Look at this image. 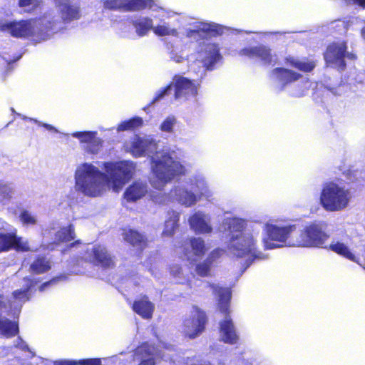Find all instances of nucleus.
Instances as JSON below:
<instances>
[{
	"label": "nucleus",
	"instance_id": "nucleus-53",
	"mask_svg": "<svg viewBox=\"0 0 365 365\" xmlns=\"http://www.w3.org/2000/svg\"><path fill=\"white\" fill-rule=\"evenodd\" d=\"M59 279H60V277L54 278V279H51V280H50V281H48V282H46L43 283V284H41V285L40 286V288H39V289H40V291H43V290L46 289V287H48V286H50V285L53 284H54L56 281H58Z\"/></svg>",
	"mask_w": 365,
	"mask_h": 365
},
{
	"label": "nucleus",
	"instance_id": "nucleus-16",
	"mask_svg": "<svg viewBox=\"0 0 365 365\" xmlns=\"http://www.w3.org/2000/svg\"><path fill=\"white\" fill-rule=\"evenodd\" d=\"M24 281L25 282V287L22 289L14 291L9 300L10 311L13 315L19 313L22 304L29 299V292L34 287L33 279L25 278Z\"/></svg>",
	"mask_w": 365,
	"mask_h": 365
},
{
	"label": "nucleus",
	"instance_id": "nucleus-34",
	"mask_svg": "<svg viewBox=\"0 0 365 365\" xmlns=\"http://www.w3.org/2000/svg\"><path fill=\"white\" fill-rule=\"evenodd\" d=\"M168 53L170 59L175 63H182L187 59V55H185L182 48H179L173 43H168L166 45Z\"/></svg>",
	"mask_w": 365,
	"mask_h": 365
},
{
	"label": "nucleus",
	"instance_id": "nucleus-14",
	"mask_svg": "<svg viewBox=\"0 0 365 365\" xmlns=\"http://www.w3.org/2000/svg\"><path fill=\"white\" fill-rule=\"evenodd\" d=\"M206 323V315L198 308H194L190 315L183 322V332L190 339L200 334Z\"/></svg>",
	"mask_w": 365,
	"mask_h": 365
},
{
	"label": "nucleus",
	"instance_id": "nucleus-18",
	"mask_svg": "<svg viewBox=\"0 0 365 365\" xmlns=\"http://www.w3.org/2000/svg\"><path fill=\"white\" fill-rule=\"evenodd\" d=\"M4 230H0V251L8 250L12 247L18 250H27L29 247L27 243L21 237L16 236V232L14 229L9 228Z\"/></svg>",
	"mask_w": 365,
	"mask_h": 365
},
{
	"label": "nucleus",
	"instance_id": "nucleus-56",
	"mask_svg": "<svg viewBox=\"0 0 365 365\" xmlns=\"http://www.w3.org/2000/svg\"><path fill=\"white\" fill-rule=\"evenodd\" d=\"M160 347H163L164 349L167 350H172L173 349V346L171 344H167L164 342L161 343Z\"/></svg>",
	"mask_w": 365,
	"mask_h": 365
},
{
	"label": "nucleus",
	"instance_id": "nucleus-58",
	"mask_svg": "<svg viewBox=\"0 0 365 365\" xmlns=\"http://www.w3.org/2000/svg\"><path fill=\"white\" fill-rule=\"evenodd\" d=\"M4 60H6V62H8L9 63H10L11 62H12V61H11V60H10V59H6V57H4Z\"/></svg>",
	"mask_w": 365,
	"mask_h": 365
},
{
	"label": "nucleus",
	"instance_id": "nucleus-49",
	"mask_svg": "<svg viewBox=\"0 0 365 365\" xmlns=\"http://www.w3.org/2000/svg\"><path fill=\"white\" fill-rule=\"evenodd\" d=\"M83 365H101V359H91L83 360L82 363Z\"/></svg>",
	"mask_w": 365,
	"mask_h": 365
},
{
	"label": "nucleus",
	"instance_id": "nucleus-27",
	"mask_svg": "<svg viewBox=\"0 0 365 365\" xmlns=\"http://www.w3.org/2000/svg\"><path fill=\"white\" fill-rule=\"evenodd\" d=\"M59 8L61 17L64 21H70L79 17V11L76 6H71L68 0H56Z\"/></svg>",
	"mask_w": 365,
	"mask_h": 365
},
{
	"label": "nucleus",
	"instance_id": "nucleus-60",
	"mask_svg": "<svg viewBox=\"0 0 365 365\" xmlns=\"http://www.w3.org/2000/svg\"><path fill=\"white\" fill-rule=\"evenodd\" d=\"M73 272H75L76 274L81 273L82 272L79 269H74Z\"/></svg>",
	"mask_w": 365,
	"mask_h": 365
},
{
	"label": "nucleus",
	"instance_id": "nucleus-57",
	"mask_svg": "<svg viewBox=\"0 0 365 365\" xmlns=\"http://www.w3.org/2000/svg\"><path fill=\"white\" fill-rule=\"evenodd\" d=\"M11 110L13 113H15L17 115L21 116V117L23 119H24V120H29V118H28V117H26V116H25V115H21L20 113H16L14 108H11Z\"/></svg>",
	"mask_w": 365,
	"mask_h": 365
},
{
	"label": "nucleus",
	"instance_id": "nucleus-41",
	"mask_svg": "<svg viewBox=\"0 0 365 365\" xmlns=\"http://www.w3.org/2000/svg\"><path fill=\"white\" fill-rule=\"evenodd\" d=\"M176 124V118L173 115L167 117L161 123L160 129L163 132L172 133Z\"/></svg>",
	"mask_w": 365,
	"mask_h": 365
},
{
	"label": "nucleus",
	"instance_id": "nucleus-39",
	"mask_svg": "<svg viewBox=\"0 0 365 365\" xmlns=\"http://www.w3.org/2000/svg\"><path fill=\"white\" fill-rule=\"evenodd\" d=\"M212 264L206 258L196 264L195 272L200 277H207L210 274L211 267Z\"/></svg>",
	"mask_w": 365,
	"mask_h": 365
},
{
	"label": "nucleus",
	"instance_id": "nucleus-47",
	"mask_svg": "<svg viewBox=\"0 0 365 365\" xmlns=\"http://www.w3.org/2000/svg\"><path fill=\"white\" fill-rule=\"evenodd\" d=\"M172 85L168 86L166 88L160 90L157 93L155 97L154 98L153 103H155L160 101L164 96H165L168 92L170 90Z\"/></svg>",
	"mask_w": 365,
	"mask_h": 365
},
{
	"label": "nucleus",
	"instance_id": "nucleus-12",
	"mask_svg": "<svg viewBox=\"0 0 365 365\" xmlns=\"http://www.w3.org/2000/svg\"><path fill=\"white\" fill-rule=\"evenodd\" d=\"M346 45L344 42L334 43L329 45L324 53V59L328 66L343 70L346 66L344 58H354L352 53L346 51Z\"/></svg>",
	"mask_w": 365,
	"mask_h": 365
},
{
	"label": "nucleus",
	"instance_id": "nucleus-20",
	"mask_svg": "<svg viewBox=\"0 0 365 365\" xmlns=\"http://www.w3.org/2000/svg\"><path fill=\"white\" fill-rule=\"evenodd\" d=\"M192 230L197 234H210L212 231L210 216L202 211L195 212L188 219Z\"/></svg>",
	"mask_w": 365,
	"mask_h": 365
},
{
	"label": "nucleus",
	"instance_id": "nucleus-6",
	"mask_svg": "<svg viewBox=\"0 0 365 365\" xmlns=\"http://www.w3.org/2000/svg\"><path fill=\"white\" fill-rule=\"evenodd\" d=\"M270 78L279 91L288 90L294 97L305 95L310 87L308 78L285 68H276L271 71Z\"/></svg>",
	"mask_w": 365,
	"mask_h": 365
},
{
	"label": "nucleus",
	"instance_id": "nucleus-30",
	"mask_svg": "<svg viewBox=\"0 0 365 365\" xmlns=\"http://www.w3.org/2000/svg\"><path fill=\"white\" fill-rule=\"evenodd\" d=\"M180 213L178 212L173 210H169L167 213L163 235L165 237L173 236L176 228L178 227Z\"/></svg>",
	"mask_w": 365,
	"mask_h": 365
},
{
	"label": "nucleus",
	"instance_id": "nucleus-21",
	"mask_svg": "<svg viewBox=\"0 0 365 365\" xmlns=\"http://www.w3.org/2000/svg\"><path fill=\"white\" fill-rule=\"evenodd\" d=\"M219 51V48L215 43L203 45L199 53V58L207 69L212 70L215 63L221 59L222 56Z\"/></svg>",
	"mask_w": 365,
	"mask_h": 365
},
{
	"label": "nucleus",
	"instance_id": "nucleus-22",
	"mask_svg": "<svg viewBox=\"0 0 365 365\" xmlns=\"http://www.w3.org/2000/svg\"><path fill=\"white\" fill-rule=\"evenodd\" d=\"M240 55L258 58L266 65L271 64L277 60L275 56L272 54L270 48L264 45L243 48L240 51Z\"/></svg>",
	"mask_w": 365,
	"mask_h": 365
},
{
	"label": "nucleus",
	"instance_id": "nucleus-11",
	"mask_svg": "<svg viewBox=\"0 0 365 365\" xmlns=\"http://www.w3.org/2000/svg\"><path fill=\"white\" fill-rule=\"evenodd\" d=\"M103 7L110 10L135 11L149 8L157 11L153 0H102Z\"/></svg>",
	"mask_w": 365,
	"mask_h": 365
},
{
	"label": "nucleus",
	"instance_id": "nucleus-38",
	"mask_svg": "<svg viewBox=\"0 0 365 365\" xmlns=\"http://www.w3.org/2000/svg\"><path fill=\"white\" fill-rule=\"evenodd\" d=\"M143 120L140 117H134L128 120L122 122L117 128L118 132L133 130L140 127L143 125Z\"/></svg>",
	"mask_w": 365,
	"mask_h": 365
},
{
	"label": "nucleus",
	"instance_id": "nucleus-9",
	"mask_svg": "<svg viewBox=\"0 0 365 365\" xmlns=\"http://www.w3.org/2000/svg\"><path fill=\"white\" fill-rule=\"evenodd\" d=\"M327 225L325 222L318 221L312 222L304 227L295 235V240L289 242L296 247H324L323 245L329 238L327 232Z\"/></svg>",
	"mask_w": 365,
	"mask_h": 365
},
{
	"label": "nucleus",
	"instance_id": "nucleus-50",
	"mask_svg": "<svg viewBox=\"0 0 365 365\" xmlns=\"http://www.w3.org/2000/svg\"><path fill=\"white\" fill-rule=\"evenodd\" d=\"M347 4L357 5L363 9H365V0H345Z\"/></svg>",
	"mask_w": 365,
	"mask_h": 365
},
{
	"label": "nucleus",
	"instance_id": "nucleus-61",
	"mask_svg": "<svg viewBox=\"0 0 365 365\" xmlns=\"http://www.w3.org/2000/svg\"><path fill=\"white\" fill-rule=\"evenodd\" d=\"M20 57H21V56H19V57H18V58H16V59L13 60V61H12V62H14V61H16L19 60Z\"/></svg>",
	"mask_w": 365,
	"mask_h": 365
},
{
	"label": "nucleus",
	"instance_id": "nucleus-31",
	"mask_svg": "<svg viewBox=\"0 0 365 365\" xmlns=\"http://www.w3.org/2000/svg\"><path fill=\"white\" fill-rule=\"evenodd\" d=\"M133 25L139 36H144L150 31H153V19L148 17L140 16L133 21Z\"/></svg>",
	"mask_w": 365,
	"mask_h": 365
},
{
	"label": "nucleus",
	"instance_id": "nucleus-32",
	"mask_svg": "<svg viewBox=\"0 0 365 365\" xmlns=\"http://www.w3.org/2000/svg\"><path fill=\"white\" fill-rule=\"evenodd\" d=\"M329 249L349 260L357 262L355 255L350 251L349 248L344 243L333 240L329 245Z\"/></svg>",
	"mask_w": 365,
	"mask_h": 365
},
{
	"label": "nucleus",
	"instance_id": "nucleus-46",
	"mask_svg": "<svg viewBox=\"0 0 365 365\" xmlns=\"http://www.w3.org/2000/svg\"><path fill=\"white\" fill-rule=\"evenodd\" d=\"M15 346L23 351H28L29 355L33 356L31 351L28 347V345L21 338L19 337L16 339L15 341Z\"/></svg>",
	"mask_w": 365,
	"mask_h": 365
},
{
	"label": "nucleus",
	"instance_id": "nucleus-10",
	"mask_svg": "<svg viewBox=\"0 0 365 365\" xmlns=\"http://www.w3.org/2000/svg\"><path fill=\"white\" fill-rule=\"evenodd\" d=\"M69 249L79 250V252L82 255L81 261L77 260V263L80 264L83 261L89 262L97 265H100L104 268H110L114 266V261L108 253L107 249L100 245L90 246L89 245L82 244L80 241H76L69 245Z\"/></svg>",
	"mask_w": 365,
	"mask_h": 365
},
{
	"label": "nucleus",
	"instance_id": "nucleus-13",
	"mask_svg": "<svg viewBox=\"0 0 365 365\" xmlns=\"http://www.w3.org/2000/svg\"><path fill=\"white\" fill-rule=\"evenodd\" d=\"M71 135L79 140L81 147L85 153L96 155L101 152L103 140L97 136V132H74Z\"/></svg>",
	"mask_w": 365,
	"mask_h": 365
},
{
	"label": "nucleus",
	"instance_id": "nucleus-3",
	"mask_svg": "<svg viewBox=\"0 0 365 365\" xmlns=\"http://www.w3.org/2000/svg\"><path fill=\"white\" fill-rule=\"evenodd\" d=\"M157 149L158 142L152 136H135L131 142L130 152L136 158L155 153L150 160V182L155 189L160 190L175 178L185 175L187 170L180 161L173 158L174 151L157 152Z\"/></svg>",
	"mask_w": 365,
	"mask_h": 365
},
{
	"label": "nucleus",
	"instance_id": "nucleus-51",
	"mask_svg": "<svg viewBox=\"0 0 365 365\" xmlns=\"http://www.w3.org/2000/svg\"><path fill=\"white\" fill-rule=\"evenodd\" d=\"M159 9H160V11H162V13H163L162 14L163 17L170 18V17L173 16L175 14H178L175 12H173V11H172L170 10H166L164 8H161L160 7Z\"/></svg>",
	"mask_w": 365,
	"mask_h": 365
},
{
	"label": "nucleus",
	"instance_id": "nucleus-54",
	"mask_svg": "<svg viewBox=\"0 0 365 365\" xmlns=\"http://www.w3.org/2000/svg\"><path fill=\"white\" fill-rule=\"evenodd\" d=\"M104 361L106 363L104 365H110L111 364L115 363L117 361V357L116 356H112V357L106 358V359H104Z\"/></svg>",
	"mask_w": 365,
	"mask_h": 365
},
{
	"label": "nucleus",
	"instance_id": "nucleus-15",
	"mask_svg": "<svg viewBox=\"0 0 365 365\" xmlns=\"http://www.w3.org/2000/svg\"><path fill=\"white\" fill-rule=\"evenodd\" d=\"M208 248L205 240L200 237H192L182 246L184 257L190 262H195L202 258Z\"/></svg>",
	"mask_w": 365,
	"mask_h": 365
},
{
	"label": "nucleus",
	"instance_id": "nucleus-17",
	"mask_svg": "<svg viewBox=\"0 0 365 365\" xmlns=\"http://www.w3.org/2000/svg\"><path fill=\"white\" fill-rule=\"evenodd\" d=\"M175 87V97L176 99L189 98L197 95L199 83L192 81L187 78L175 76L174 77Z\"/></svg>",
	"mask_w": 365,
	"mask_h": 365
},
{
	"label": "nucleus",
	"instance_id": "nucleus-25",
	"mask_svg": "<svg viewBox=\"0 0 365 365\" xmlns=\"http://www.w3.org/2000/svg\"><path fill=\"white\" fill-rule=\"evenodd\" d=\"M200 32L212 35L221 34L223 32V27L215 23L197 22L193 29L186 30V36L192 38L196 34H200Z\"/></svg>",
	"mask_w": 365,
	"mask_h": 365
},
{
	"label": "nucleus",
	"instance_id": "nucleus-8",
	"mask_svg": "<svg viewBox=\"0 0 365 365\" xmlns=\"http://www.w3.org/2000/svg\"><path fill=\"white\" fill-rule=\"evenodd\" d=\"M349 189L334 182L323 185L320 194V204L329 212H337L345 209L351 200Z\"/></svg>",
	"mask_w": 365,
	"mask_h": 365
},
{
	"label": "nucleus",
	"instance_id": "nucleus-48",
	"mask_svg": "<svg viewBox=\"0 0 365 365\" xmlns=\"http://www.w3.org/2000/svg\"><path fill=\"white\" fill-rule=\"evenodd\" d=\"M29 120L30 121H33V122H34L36 123H38V125L44 127L45 128H46L48 130H53L55 132H58V130L56 129V128H54L51 125H49V124H47V123H41L38 120H36L35 118H29Z\"/></svg>",
	"mask_w": 365,
	"mask_h": 365
},
{
	"label": "nucleus",
	"instance_id": "nucleus-42",
	"mask_svg": "<svg viewBox=\"0 0 365 365\" xmlns=\"http://www.w3.org/2000/svg\"><path fill=\"white\" fill-rule=\"evenodd\" d=\"M41 0H19V6L24 11H30L40 4Z\"/></svg>",
	"mask_w": 365,
	"mask_h": 365
},
{
	"label": "nucleus",
	"instance_id": "nucleus-19",
	"mask_svg": "<svg viewBox=\"0 0 365 365\" xmlns=\"http://www.w3.org/2000/svg\"><path fill=\"white\" fill-rule=\"evenodd\" d=\"M158 357L163 358L164 354L148 343L138 347L134 354V359L140 362L139 365H154Z\"/></svg>",
	"mask_w": 365,
	"mask_h": 365
},
{
	"label": "nucleus",
	"instance_id": "nucleus-36",
	"mask_svg": "<svg viewBox=\"0 0 365 365\" xmlns=\"http://www.w3.org/2000/svg\"><path fill=\"white\" fill-rule=\"evenodd\" d=\"M170 274L178 284H185L189 282L188 272H185L179 264H173L170 267Z\"/></svg>",
	"mask_w": 365,
	"mask_h": 365
},
{
	"label": "nucleus",
	"instance_id": "nucleus-1",
	"mask_svg": "<svg viewBox=\"0 0 365 365\" xmlns=\"http://www.w3.org/2000/svg\"><path fill=\"white\" fill-rule=\"evenodd\" d=\"M264 233L262 243L264 249L273 250L284 246L296 247L289 242L295 240L293 235L295 225L279 226L272 222L247 225L246 220L237 217H225L219 225L218 231L227 238V247L230 254L237 257H249L264 259L265 255L257 251V240L261 229Z\"/></svg>",
	"mask_w": 365,
	"mask_h": 365
},
{
	"label": "nucleus",
	"instance_id": "nucleus-37",
	"mask_svg": "<svg viewBox=\"0 0 365 365\" xmlns=\"http://www.w3.org/2000/svg\"><path fill=\"white\" fill-rule=\"evenodd\" d=\"M75 238L74 228L72 225L64 227L56 233L55 242H68Z\"/></svg>",
	"mask_w": 365,
	"mask_h": 365
},
{
	"label": "nucleus",
	"instance_id": "nucleus-7",
	"mask_svg": "<svg viewBox=\"0 0 365 365\" xmlns=\"http://www.w3.org/2000/svg\"><path fill=\"white\" fill-rule=\"evenodd\" d=\"M210 287L213 294L218 297L219 309L224 314V319L219 323L220 338L225 343L235 344L239 340V334L230 316L231 292L228 288H222L216 284H211Z\"/></svg>",
	"mask_w": 365,
	"mask_h": 365
},
{
	"label": "nucleus",
	"instance_id": "nucleus-5",
	"mask_svg": "<svg viewBox=\"0 0 365 365\" xmlns=\"http://www.w3.org/2000/svg\"><path fill=\"white\" fill-rule=\"evenodd\" d=\"M53 26L48 16L39 19L13 21L0 20V31L10 34L14 38L37 36L46 39L55 32Z\"/></svg>",
	"mask_w": 365,
	"mask_h": 365
},
{
	"label": "nucleus",
	"instance_id": "nucleus-29",
	"mask_svg": "<svg viewBox=\"0 0 365 365\" xmlns=\"http://www.w3.org/2000/svg\"><path fill=\"white\" fill-rule=\"evenodd\" d=\"M287 63L303 72H310L316 66L315 62L312 59L306 58H298L294 56H289L286 58Z\"/></svg>",
	"mask_w": 365,
	"mask_h": 365
},
{
	"label": "nucleus",
	"instance_id": "nucleus-33",
	"mask_svg": "<svg viewBox=\"0 0 365 365\" xmlns=\"http://www.w3.org/2000/svg\"><path fill=\"white\" fill-rule=\"evenodd\" d=\"M51 268V262L45 256H38L30 266L31 272L35 274H43Z\"/></svg>",
	"mask_w": 365,
	"mask_h": 365
},
{
	"label": "nucleus",
	"instance_id": "nucleus-59",
	"mask_svg": "<svg viewBox=\"0 0 365 365\" xmlns=\"http://www.w3.org/2000/svg\"><path fill=\"white\" fill-rule=\"evenodd\" d=\"M4 60H6V62H8L9 63H10L11 62H12V61H11V60H10V59H6V57H4Z\"/></svg>",
	"mask_w": 365,
	"mask_h": 365
},
{
	"label": "nucleus",
	"instance_id": "nucleus-28",
	"mask_svg": "<svg viewBox=\"0 0 365 365\" xmlns=\"http://www.w3.org/2000/svg\"><path fill=\"white\" fill-rule=\"evenodd\" d=\"M125 241L138 249H143L146 245L145 236L133 229H125L122 234Z\"/></svg>",
	"mask_w": 365,
	"mask_h": 365
},
{
	"label": "nucleus",
	"instance_id": "nucleus-35",
	"mask_svg": "<svg viewBox=\"0 0 365 365\" xmlns=\"http://www.w3.org/2000/svg\"><path fill=\"white\" fill-rule=\"evenodd\" d=\"M153 32L159 36H171L178 37L179 32L177 29L170 26L168 22H163L153 28Z\"/></svg>",
	"mask_w": 365,
	"mask_h": 365
},
{
	"label": "nucleus",
	"instance_id": "nucleus-45",
	"mask_svg": "<svg viewBox=\"0 0 365 365\" xmlns=\"http://www.w3.org/2000/svg\"><path fill=\"white\" fill-rule=\"evenodd\" d=\"M225 251L217 248L209 253L206 259L210 262L212 264L217 262V260L224 255Z\"/></svg>",
	"mask_w": 365,
	"mask_h": 365
},
{
	"label": "nucleus",
	"instance_id": "nucleus-55",
	"mask_svg": "<svg viewBox=\"0 0 365 365\" xmlns=\"http://www.w3.org/2000/svg\"><path fill=\"white\" fill-rule=\"evenodd\" d=\"M52 365H72V364L68 361H60L52 364Z\"/></svg>",
	"mask_w": 365,
	"mask_h": 365
},
{
	"label": "nucleus",
	"instance_id": "nucleus-4",
	"mask_svg": "<svg viewBox=\"0 0 365 365\" xmlns=\"http://www.w3.org/2000/svg\"><path fill=\"white\" fill-rule=\"evenodd\" d=\"M172 200L186 207L194 206L201 198L208 201L214 199V192L209 187L202 174L197 173L190 177L186 185H175L170 192Z\"/></svg>",
	"mask_w": 365,
	"mask_h": 365
},
{
	"label": "nucleus",
	"instance_id": "nucleus-40",
	"mask_svg": "<svg viewBox=\"0 0 365 365\" xmlns=\"http://www.w3.org/2000/svg\"><path fill=\"white\" fill-rule=\"evenodd\" d=\"M13 195V188L7 184L0 182V202L7 203Z\"/></svg>",
	"mask_w": 365,
	"mask_h": 365
},
{
	"label": "nucleus",
	"instance_id": "nucleus-2",
	"mask_svg": "<svg viewBox=\"0 0 365 365\" xmlns=\"http://www.w3.org/2000/svg\"><path fill=\"white\" fill-rule=\"evenodd\" d=\"M104 172L91 163L79 164L75 170V187L88 197H98L107 189L119 192L135 173V163L130 160L105 162Z\"/></svg>",
	"mask_w": 365,
	"mask_h": 365
},
{
	"label": "nucleus",
	"instance_id": "nucleus-43",
	"mask_svg": "<svg viewBox=\"0 0 365 365\" xmlns=\"http://www.w3.org/2000/svg\"><path fill=\"white\" fill-rule=\"evenodd\" d=\"M20 219L25 225H35L37 222L36 217L26 210L21 213Z\"/></svg>",
	"mask_w": 365,
	"mask_h": 365
},
{
	"label": "nucleus",
	"instance_id": "nucleus-24",
	"mask_svg": "<svg viewBox=\"0 0 365 365\" xmlns=\"http://www.w3.org/2000/svg\"><path fill=\"white\" fill-rule=\"evenodd\" d=\"M4 298L0 295V333L6 337L15 336L19 331L18 324L7 319L3 314L7 312Z\"/></svg>",
	"mask_w": 365,
	"mask_h": 365
},
{
	"label": "nucleus",
	"instance_id": "nucleus-52",
	"mask_svg": "<svg viewBox=\"0 0 365 365\" xmlns=\"http://www.w3.org/2000/svg\"><path fill=\"white\" fill-rule=\"evenodd\" d=\"M137 279H138V278L137 277L136 274L134 272H132L129 274V276L128 277V279L126 280L130 283H133L135 285H138V281L137 280Z\"/></svg>",
	"mask_w": 365,
	"mask_h": 365
},
{
	"label": "nucleus",
	"instance_id": "nucleus-44",
	"mask_svg": "<svg viewBox=\"0 0 365 365\" xmlns=\"http://www.w3.org/2000/svg\"><path fill=\"white\" fill-rule=\"evenodd\" d=\"M170 199H172V197H170V194L166 195L165 193H156V194H153L151 195L152 201L154 203L158 204V205H165L170 200Z\"/></svg>",
	"mask_w": 365,
	"mask_h": 365
},
{
	"label": "nucleus",
	"instance_id": "nucleus-23",
	"mask_svg": "<svg viewBox=\"0 0 365 365\" xmlns=\"http://www.w3.org/2000/svg\"><path fill=\"white\" fill-rule=\"evenodd\" d=\"M149 187L146 181H134L125 190L124 199L129 202H135L144 197L148 192Z\"/></svg>",
	"mask_w": 365,
	"mask_h": 365
},
{
	"label": "nucleus",
	"instance_id": "nucleus-26",
	"mask_svg": "<svg viewBox=\"0 0 365 365\" xmlns=\"http://www.w3.org/2000/svg\"><path fill=\"white\" fill-rule=\"evenodd\" d=\"M133 311L145 319H151L155 310V304L147 296L135 299L133 304Z\"/></svg>",
	"mask_w": 365,
	"mask_h": 365
}]
</instances>
